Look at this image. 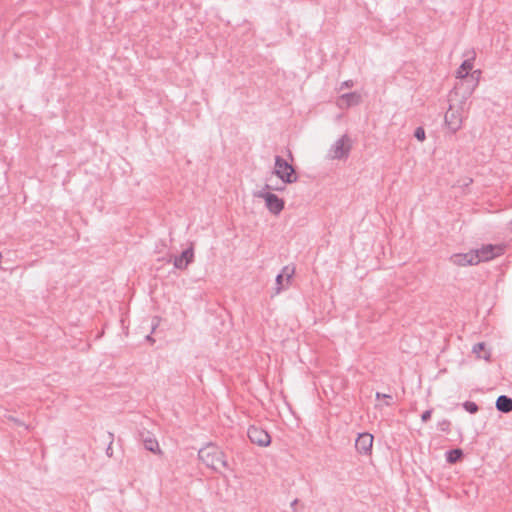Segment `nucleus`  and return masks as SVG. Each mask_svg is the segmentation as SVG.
<instances>
[{
    "label": "nucleus",
    "instance_id": "obj_1",
    "mask_svg": "<svg viewBox=\"0 0 512 512\" xmlns=\"http://www.w3.org/2000/svg\"><path fill=\"white\" fill-rule=\"evenodd\" d=\"M198 458L214 471H219L220 467L229 468L225 453L212 443L207 444L198 451Z\"/></svg>",
    "mask_w": 512,
    "mask_h": 512
},
{
    "label": "nucleus",
    "instance_id": "obj_2",
    "mask_svg": "<svg viewBox=\"0 0 512 512\" xmlns=\"http://www.w3.org/2000/svg\"><path fill=\"white\" fill-rule=\"evenodd\" d=\"M273 173L281 179L284 184H292L298 180V175L294 166L279 155L275 156Z\"/></svg>",
    "mask_w": 512,
    "mask_h": 512
},
{
    "label": "nucleus",
    "instance_id": "obj_3",
    "mask_svg": "<svg viewBox=\"0 0 512 512\" xmlns=\"http://www.w3.org/2000/svg\"><path fill=\"white\" fill-rule=\"evenodd\" d=\"M256 196L259 198H263L265 200V205L267 209L274 215L280 214L281 211L284 209V200L272 192L263 190L259 191L256 194Z\"/></svg>",
    "mask_w": 512,
    "mask_h": 512
},
{
    "label": "nucleus",
    "instance_id": "obj_4",
    "mask_svg": "<svg viewBox=\"0 0 512 512\" xmlns=\"http://www.w3.org/2000/svg\"><path fill=\"white\" fill-rule=\"evenodd\" d=\"M348 135H343L339 138L330 149V156L332 159H346L349 156L351 150V143Z\"/></svg>",
    "mask_w": 512,
    "mask_h": 512
},
{
    "label": "nucleus",
    "instance_id": "obj_5",
    "mask_svg": "<svg viewBox=\"0 0 512 512\" xmlns=\"http://www.w3.org/2000/svg\"><path fill=\"white\" fill-rule=\"evenodd\" d=\"M249 440L260 447H267L271 443V436L269 433L257 426H250L247 431Z\"/></svg>",
    "mask_w": 512,
    "mask_h": 512
},
{
    "label": "nucleus",
    "instance_id": "obj_6",
    "mask_svg": "<svg viewBox=\"0 0 512 512\" xmlns=\"http://www.w3.org/2000/svg\"><path fill=\"white\" fill-rule=\"evenodd\" d=\"M295 273L293 266H284L281 272L276 276L275 279V294H279L281 291L287 289L290 285L291 279Z\"/></svg>",
    "mask_w": 512,
    "mask_h": 512
},
{
    "label": "nucleus",
    "instance_id": "obj_7",
    "mask_svg": "<svg viewBox=\"0 0 512 512\" xmlns=\"http://www.w3.org/2000/svg\"><path fill=\"white\" fill-rule=\"evenodd\" d=\"M374 437L368 432L358 434L355 441L356 450L363 455H370L372 453Z\"/></svg>",
    "mask_w": 512,
    "mask_h": 512
},
{
    "label": "nucleus",
    "instance_id": "obj_8",
    "mask_svg": "<svg viewBox=\"0 0 512 512\" xmlns=\"http://www.w3.org/2000/svg\"><path fill=\"white\" fill-rule=\"evenodd\" d=\"M477 86L478 80L476 78L466 76L463 80H460V82L456 84L455 90L456 93L461 91L462 98L467 99L472 95Z\"/></svg>",
    "mask_w": 512,
    "mask_h": 512
},
{
    "label": "nucleus",
    "instance_id": "obj_9",
    "mask_svg": "<svg viewBox=\"0 0 512 512\" xmlns=\"http://www.w3.org/2000/svg\"><path fill=\"white\" fill-rule=\"evenodd\" d=\"M477 253L473 250L467 253H457L450 257V261L457 266L476 265L479 263Z\"/></svg>",
    "mask_w": 512,
    "mask_h": 512
},
{
    "label": "nucleus",
    "instance_id": "obj_10",
    "mask_svg": "<svg viewBox=\"0 0 512 512\" xmlns=\"http://www.w3.org/2000/svg\"><path fill=\"white\" fill-rule=\"evenodd\" d=\"M194 261V249L192 246L182 251L179 256H175L173 265L176 269L184 270Z\"/></svg>",
    "mask_w": 512,
    "mask_h": 512
},
{
    "label": "nucleus",
    "instance_id": "obj_11",
    "mask_svg": "<svg viewBox=\"0 0 512 512\" xmlns=\"http://www.w3.org/2000/svg\"><path fill=\"white\" fill-rule=\"evenodd\" d=\"M141 439L146 450L156 455H163L157 439L151 433H141Z\"/></svg>",
    "mask_w": 512,
    "mask_h": 512
},
{
    "label": "nucleus",
    "instance_id": "obj_12",
    "mask_svg": "<svg viewBox=\"0 0 512 512\" xmlns=\"http://www.w3.org/2000/svg\"><path fill=\"white\" fill-rule=\"evenodd\" d=\"M461 122V118L456 111H451L450 109L449 111L446 112L445 124L452 132L455 133L460 129Z\"/></svg>",
    "mask_w": 512,
    "mask_h": 512
},
{
    "label": "nucleus",
    "instance_id": "obj_13",
    "mask_svg": "<svg viewBox=\"0 0 512 512\" xmlns=\"http://www.w3.org/2000/svg\"><path fill=\"white\" fill-rule=\"evenodd\" d=\"M497 249L496 246L492 244L484 245L481 249L473 250V252L477 253V258L479 259V263L481 261H489L493 259L497 254L495 253V250ZM500 250V248H498Z\"/></svg>",
    "mask_w": 512,
    "mask_h": 512
},
{
    "label": "nucleus",
    "instance_id": "obj_14",
    "mask_svg": "<svg viewBox=\"0 0 512 512\" xmlns=\"http://www.w3.org/2000/svg\"><path fill=\"white\" fill-rule=\"evenodd\" d=\"M496 409L501 413H509L512 411V398L507 395H500L496 399Z\"/></svg>",
    "mask_w": 512,
    "mask_h": 512
},
{
    "label": "nucleus",
    "instance_id": "obj_15",
    "mask_svg": "<svg viewBox=\"0 0 512 512\" xmlns=\"http://www.w3.org/2000/svg\"><path fill=\"white\" fill-rule=\"evenodd\" d=\"M340 101L345 103L346 107L358 105L361 102V95L357 92H349L341 95Z\"/></svg>",
    "mask_w": 512,
    "mask_h": 512
},
{
    "label": "nucleus",
    "instance_id": "obj_16",
    "mask_svg": "<svg viewBox=\"0 0 512 512\" xmlns=\"http://www.w3.org/2000/svg\"><path fill=\"white\" fill-rule=\"evenodd\" d=\"M445 456H446V461L449 464H455V463L459 462L464 457V453H463L462 449L455 448V449L448 450L445 453Z\"/></svg>",
    "mask_w": 512,
    "mask_h": 512
},
{
    "label": "nucleus",
    "instance_id": "obj_17",
    "mask_svg": "<svg viewBox=\"0 0 512 512\" xmlns=\"http://www.w3.org/2000/svg\"><path fill=\"white\" fill-rule=\"evenodd\" d=\"M472 352L476 355L477 358H483L485 360H490L491 353L486 352V344L484 342L476 343L473 348Z\"/></svg>",
    "mask_w": 512,
    "mask_h": 512
},
{
    "label": "nucleus",
    "instance_id": "obj_18",
    "mask_svg": "<svg viewBox=\"0 0 512 512\" xmlns=\"http://www.w3.org/2000/svg\"><path fill=\"white\" fill-rule=\"evenodd\" d=\"M473 61H474V57H471V58H468L466 60H464L460 66L461 70L464 71V76H468V74L470 73V71L472 70L473 68Z\"/></svg>",
    "mask_w": 512,
    "mask_h": 512
},
{
    "label": "nucleus",
    "instance_id": "obj_19",
    "mask_svg": "<svg viewBox=\"0 0 512 512\" xmlns=\"http://www.w3.org/2000/svg\"><path fill=\"white\" fill-rule=\"evenodd\" d=\"M462 407L470 414H476L479 411V406L472 401H465Z\"/></svg>",
    "mask_w": 512,
    "mask_h": 512
},
{
    "label": "nucleus",
    "instance_id": "obj_20",
    "mask_svg": "<svg viewBox=\"0 0 512 512\" xmlns=\"http://www.w3.org/2000/svg\"><path fill=\"white\" fill-rule=\"evenodd\" d=\"M438 428L441 432L449 434L451 431V422L448 419H443L438 423Z\"/></svg>",
    "mask_w": 512,
    "mask_h": 512
},
{
    "label": "nucleus",
    "instance_id": "obj_21",
    "mask_svg": "<svg viewBox=\"0 0 512 512\" xmlns=\"http://www.w3.org/2000/svg\"><path fill=\"white\" fill-rule=\"evenodd\" d=\"M414 137L420 141L423 142L426 139V133L423 127H417L414 131Z\"/></svg>",
    "mask_w": 512,
    "mask_h": 512
},
{
    "label": "nucleus",
    "instance_id": "obj_22",
    "mask_svg": "<svg viewBox=\"0 0 512 512\" xmlns=\"http://www.w3.org/2000/svg\"><path fill=\"white\" fill-rule=\"evenodd\" d=\"M7 419L11 422H13L14 424H16L17 426H22L25 428V430H29V426L26 425L23 421H21L20 419L12 416V415H9L7 416Z\"/></svg>",
    "mask_w": 512,
    "mask_h": 512
},
{
    "label": "nucleus",
    "instance_id": "obj_23",
    "mask_svg": "<svg viewBox=\"0 0 512 512\" xmlns=\"http://www.w3.org/2000/svg\"><path fill=\"white\" fill-rule=\"evenodd\" d=\"M432 412H433V409H428V410L424 411L421 415V420L423 422L429 421L431 419Z\"/></svg>",
    "mask_w": 512,
    "mask_h": 512
},
{
    "label": "nucleus",
    "instance_id": "obj_24",
    "mask_svg": "<svg viewBox=\"0 0 512 512\" xmlns=\"http://www.w3.org/2000/svg\"><path fill=\"white\" fill-rule=\"evenodd\" d=\"M480 75H481V70L478 69V70L470 71V73L468 74V77L476 78L479 81Z\"/></svg>",
    "mask_w": 512,
    "mask_h": 512
},
{
    "label": "nucleus",
    "instance_id": "obj_25",
    "mask_svg": "<svg viewBox=\"0 0 512 512\" xmlns=\"http://www.w3.org/2000/svg\"><path fill=\"white\" fill-rule=\"evenodd\" d=\"M376 399H388V400H391L392 399V396L389 395V394H384V393H380V392H377L376 393Z\"/></svg>",
    "mask_w": 512,
    "mask_h": 512
},
{
    "label": "nucleus",
    "instance_id": "obj_26",
    "mask_svg": "<svg viewBox=\"0 0 512 512\" xmlns=\"http://www.w3.org/2000/svg\"><path fill=\"white\" fill-rule=\"evenodd\" d=\"M353 85H354V82L352 80H347V81L342 82L341 89L351 88V87H353Z\"/></svg>",
    "mask_w": 512,
    "mask_h": 512
},
{
    "label": "nucleus",
    "instance_id": "obj_27",
    "mask_svg": "<svg viewBox=\"0 0 512 512\" xmlns=\"http://www.w3.org/2000/svg\"><path fill=\"white\" fill-rule=\"evenodd\" d=\"M299 503V500L298 499H294L292 502H291V508L293 509L294 512H298L296 506L297 504Z\"/></svg>",
    "mask_w": 512,
    "mask_h": 512
},
{
    "label": "nucleus",
    "instance_id": "obj_28",
    "mask_svg": "<svg viewBox=\"0 0 512 512\" xmlns=\"http://www.w3.org/2000/svg\"><path fill=\"white\" fill-rule=\"evenodd\" d=\"M464 71L461 70V68L459 67V69L457 70V78H459L460 80H463L464 79Z\"/></svg>",
    "mask_w": 512,
    "mask_h": 512
},
{
    "label": "nucleus",
    "instance_id": "obj_29",
    "mask_svg": "<svg viewBox=\"0 0 512 512\" xmlns=\"http://www.w3.org/2000/svg\"><path fill=\"white\" fill-rule=\"evenodd\" d=\"M264 189H267V190H283L284 188H273L270 185L266 184Z\"/></svg>",
    "mask_w": 512,
    "mask_h": 512
},
{
    "label": "nucleus",
    "instance_id": "obj_30",
    "mask_svg": "<svg viewBox=\"0 0 512 512\" xmlns=\"http://www.w3.org/2000/svg\"><path fill=\"white\" fill-rule=\"evenodd\" d=\"M508 229L512 232V220L508 223Z\"/></svg>",
    "mask_w": 512,
    "mask_h": 512
},
{
    "label": "nucleus",
    "instance_id": "obj_31",
    "mask_svg": "<svg viewBox=\"0 0 512 512\" xmlns=\"http://www.w3.org/2000/svg\"><path fill=\"white\" fill-rule=\"evenodd\" d=\"M288 155H289L290 159L293 161V155H292L291 151L288 152Z\"/></svg>",
    "mask_w": 512,
    "mask_h": 512
},
{
    "label": "nucleus",
    "instance_id": "obj_32",
    "mask_svg": "<svg viewBox=\"0 0 512 512\" xmlns=\"http://www.w3.org/2000/svg\"><path fill=\"white\" fill-rule=\"evenodd\" d=\"M148 341H153L151 336H147Z\"/></svg>",
    "mask_w": 512,
    "mask_h": 512
}]
</instances>
